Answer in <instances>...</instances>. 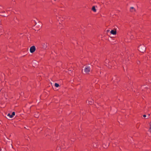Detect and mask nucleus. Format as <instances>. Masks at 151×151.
<instances>
[{
	"mask_svg": "<svg viewBox=\"0 0 151 151\" xmlns=\"http://www.w3.org/2000/svg\"><path fill=\"white\" fill-rule=\"evenodd\" d=\"M146 49V47L144 45H140L138 47L139 50L141 52H144Z\"/></svg>",
	"mask_w": 151,
	"mask_h": 151,
	"instance_id": "f257e3e1",
	"label": "nucleus"
},
{
	"mask_svg": "<svg viewBox=\"0 0 151 151\" xmlns=\"http://www.w3.org/2000/svg\"><path fill=\"white\" fill-rule=\"evenodd\" d=\"M35 50V47L34 46H32L30 48V51L32 53L34 52Z\"/></svg>",
	"mask_w": 151,
	"mask_h": 151,
	"instance_id": "f03ea898",
	"label": "nucleus"
},
{
	"mask_svg": "<svg viewBox=\"0 0 151 151\" xmlns=\"http://www.w3.org/2000/svg\"><path fill=\"white\" fill-rule=\"evenodd\" d=\"M90 68L89 66H87L85 68L84 71L86 73H88L90 71Z\"/></svg>",
	"mask_w": 151,
	"mask_h": 151,
	"instance_id": "7ed1b4c3",
	"label": "nucleus"
},
{
	"mask_svg": "<svg viewBox=\"0 0 151 151\" xmlns=\"http://www.w3.org/2000/svg\"><path fill=\"white\" fill-rule=\"evenodd\" d=\"M42 48L44 49H46L47 47V43H42Z\"/></svg>",
	"mask_w": 151,
	"mask_h": 151,
	"instance_id": "20e7f679",
	"label": "nucleus"
},
{
	"mask_svg": "<svg viewBox=\"0 0 151 151\" xmlns=\"http://www.w3.org/2000/svg\"><path fill=\"white\" fill-rule=\"evenodd\" d=\"M110 33L113 35H116V30H112L111 31Z\"/></svg>",
	"mask_w": 151,
	"mask_h": 151,
	"instance_id": "39448f33",
	"label": "nucleus"
},
{
	"mask_svg": "<svg viewBox=\"0 0 151 151\" xmlns=\"http://www.w3.org/2000/svg\"><path fill=\"white\" fill-rule=\"evenodd\" d=\"M130 11L131 12H134L135 11V9L133 7H132L130 8Z\"/></svg>",
	"mask_w": 151,
	"mask_h": 151,
	"instance_id": "423d86ee",
	"label": "nucleus"
},
{
	"mask_svg": "<svg viewBox=\"0 0 151 151\" xmlns=\"http://www.w3.org/2000/svg\"><path fill=\"white\" fill-rule=\"evenodd\" d=\"M92 10L94 12H96V11L94 6H93L92 8Z\"/></svg>",
	"mask_w": 151,
	"mask_h": 151,
	"instance_id": "0eeeda50",
	"label": "nucleus"
},
{
	"mask_svg": "<svg viewBox=\"0 0 151 151\" xmlns=\"http://www.w3.org/2000/svg\"><path fill=\"white\" fill-rule=\"evenodd\" d=\"M15 115V112H13L12 114L10 115V118H12Z\"/></svg>",
	"mask_w": 151,
	"mask_h": 151,
	"instance_id": "6e6552de",
	"label": "nucleus"
},
{
	"mask_svg": "<svg viewBox=\"0 0 151 151\" xmlns=\"http://www.w3.org/2000/svg\"><path fill=\"white\" fill-rule=\"evenodd\" d=\"M55 86L56 87H58L59 86V85L58 84L55 83Z\"/></svg>",
	"mask_w": 151,
	"mask_h": 151,
	"instance_id": "1a4fd4ad",
	"label": "nucleus"
},
{
	"mask_svg": "<svg viewBox=\"0 0 151 151\" xmlns=\"http://www.w3.org/2000/svg\"><path fill=\"white\" fill-rule=\"evenodd\" d=\"M150 132L151 133V122L150 123Z\"/></svg>",
	"mask_w": 151,
	"mask_h": 151,
	"instance_id": "9d476101",
	"label": "nucleus"
},
{
	"mask_svg": "<svg viewBox=\"0 0 151 151\" xmlns=\"http://www.w3.org/2000/svg\"><path fill=\"white\" fill-rule=\"evenodd\" d=\"M10 115V114L9 113V114H7V116H9V117H10V115Z\"/></svg>",
	"mask_w": 151,
	"mask_h": 151,
	"instance_id": "9b49d317",
	"label": "nucleus"
},
{
	"mask_svg": "<svg viewBox=\"0 0 151 151\" xmlns=\"http://www.w3.org/2000/svg\"><path fill=\"white\" fill-rule=\"evenodd\" d=\"M92 102V101H91V102H89V104H91V103Z\"/></svg>",
	"mask_w": 151,
	"mask_h": 151,
	"instance_id": "f8f14e48",
	"label": "nucleus"
},
{
	"mask_svg": "<svg viewBox=\"0 0 151 151\" xmlns=\"http://www.w3.org/2000/svg\"><path fill=\"white\" fill-rule=\"evenodd\" d=\"M143 116L144 117H146V115H143Z\"/></svg>",
	"mask_w": 151,
	"mask_h": 151,
	"instance_id": "ddd939ff",
	"label": "nucleus"
},
{
	"mask_svg": "<svg viewBox=\"0 0 151 151\" xmlns=\"http://www.w3.org/2000/svg\"><path fill=\"white\" fill-rule=\"evenodd\" d=\"M109 30H107L106 31L107 32H108L109 31Z\"/></svg>",
	"mask_w": 151,
	"mask_h": 151,
	"instance_id": "4468645a",
	"label": "nucleus"
},
{
	"mask_svg": "<svg viewBox=\"0 0 151 151\" xmlns=\"http://www.w3.org/2000/svg\"><path fill=\"white\" fill-rule=\"evenodd\" d=\"M3 12V13H5V11H4Z\"/></svg>",
	"mask_w": 151,
	"mask_h": 151,
	"instance_id": "2eb2a0df",
	"label": "nucleus"
},
{
	"mask_svg": "<svg viewBox=\"0 0 151 151\" xmlns=\"http://www.w3.org/2000/svg\"><path fill=\"white\" fill-rule=\"evenodd\" d=\"M1 15L2 16H4V15Z\"/></svg>",
	"mask_w": 151,
	"mask_h": 151,
	"instance_id": "dca6fc26",
	"label": "nucleus"
},
{
	"mask_svg": "<svg viewBox=\"0 0 151 151\" xmlns=\"http://www.w3.org/2000/svg\"><path fill=\"white\" fill-rule=\"evenodd\" d=\"M8 11H9V10H7V12H8Z\"/></svg>",
	"mask_w": 151,
	"mask_h": 151,
	"instance_id": "f3484780",
	"label": "nucleus"
}]
</instances>
